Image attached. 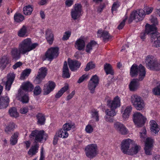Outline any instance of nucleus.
I'll return each mask as SVG.
<instances>
[{
    "instance_id": "nucleus-59",
    "label": "nucleus",
    "mask_w": 160,
    "mask_h": 160,
    "mask_svg": "<svg viewBox=\"0 0 160 160\" xmlns=\"http://www.w3.org/2000/svg\"><path fill=\"white\" fill-rule=\"evenodd\" d=\"M127 19V17H126L125 18L123 19L122 22L118 26V28L119 29H122L125 25V22L126 21Z\"/></svg>"
},
{
    "instance_id": "nucleus-35",
    "label": "nucleus",
    "mask_w": 160,
    "mask_h": 160,
    "mask_svg": "<svg viewBox=\"0 0 160 160\" xmlns=\"http://www.w3.org/2000/svg\"><path fill=\"white\" fill-rule=\"evenodd\" d=\"M19 135V132H16L12 136L10 140V143L11 145H14L17 143Z\"/></svg>"
},
{
    "instance_id": "nucleus-52",
    "label": "nucleus",
    "mask_w": 160,
    "mask_h": 160,
    "mask_svg": "<svg viewBox=\"0 0 160 160\" xmlns=\"http://www.w3.org/2000/svg\"><path fill=\"white\" fill-rule=\"evenodd\" d=\"M89 78V76L88 74H85L82 75L80 77L78 81V83H81L84 80H86Z\"/></svg>"
},
{
    "instance_id": "nucleus-10",
    "label": "nucleus",
    "mask_w": 160,
    "mask_h": 160,
    "mask_svg": "<svg viewBox=\"0 0 160 160\" xmlns=\"http://www.w3.org/2000/svg\"><path fill=\"white\" fill-rule=\"evenodd\" d=\"M146 67L148 68L152 69L158 66V63L156 58L152 55L148 56L145 59Z\"/></svg>"
},
{
    "instance_id": "nucleus-19",
    "label": "nucleus",
    "mask_w": 160,
    "mask_h": 160,
    "mask_svg": "<svg viewBox=\"0 0 160 160\" xmlns=\"http://www.w3.org/2000/svg\"><path fill=\"white\" fill-rule=\"evenodd\" d=\"M56 86L55 83L52 81H50L46 84L44 87V94L48 95L54 89Z\"/></svg>"
},
{
    "instance_id": "nucleus-15",
    "label": "nucleus",
    "mask_w": 160,
    "mask_h": 160,
    "mask_svg": "<svg viewBox=\"0 0 160 160\" xmlns=\"http://www.w3.org/2000/svg\"><path fill=\"white\" fill-rule=\"evenodd\" d=\"M107 106L109 108L116 109L121 106V99L118 96L114 97L112 100L107 101Z\"/></svg>"
},
{
    "instance_id": "nucleus-8",
    "label": "nucleus",
    "mask_w": 160,
    "mask_h": 160,
    "mask_svg": "<svg viewBox=\"0 0 160 160\" xmlns=\"http://www.w3.org/2000/svg\"><path fill=\"white\" fill-rule=\"evenodd\" d=\"M82 6L81 4H75L72 9L71 15V18L74 20H78L81 16Z\"/></svg>"
},
{
    "instance_id": "nucleus-43",
    "label": "nucleus",
    "mask_w": 160,
    "mask_h": 160,
    "mask_svg": "<svg viewBox=\"0 0 160 160\" xmlns=\"http://www.w3.org/2000/svg\"><path fill=\"white\" fill-rule=\"evenodd\" d=\"M68 88V85H66L62 88L56 94L55 97L56 98H59L63 94L66 92Z\"/></svg>"
},
{
    "instance_id": "nucleus-56",
    "label": "nucleus",
    "mask_w": 160,
    "mask_h": 160,
    "mask_svg": "<svg viewBox=\"0 0 160 160\" xmlns=\"http://www.w3.org/2000/svg\"><path fill=\"white\" fill-rule=\"evenodd\" d=\"M152 42V45L154 47H160V38H157V40L152 41H151Z\"/></svg>"
},
{
    "instance_id": "nucleus-46",
    "label": "nucleus",
    "mask_w": 160,
    "mask_h": 160,
    "mask_svg": "<svg viewBox=\"0 0 160 160\" xmlns=\"http://www.w3.org/2000/svg\"><path fill=\"white\" fill-rule=\"evenodd\" d=\"M23 93L21 95L18 92V94L21 96V98H19V100L21 101L22 103H28L29 101V97L28 95L27 94H23Z\"/></svg>"
},
{
    "instance_id": "nucleus-29",
    "label": "nucleus",
    "mask_w": 160,
    "mask_h": 160,
    "mask_svg": "<svg viewBox=\"0 0 160 160\" xmlns=\"http://www.w3.org/2000/svg\"><path fill=\"white\" fill-rule=\"evenodd\" d=\"M45 37L48 42L50 44L52 43L54 40V36L51 29H48L45 32Z\"/></svg>"
},
{
    "instance_id": "nucleus-33",
    "label": "nucleus",
    "mask_w": 160,
    "mask_h": 160,
    "mask_svg": "<svg viewBox=\"0 0 160 160\" xmlns=\"http://www.w3.org/2000/svg\"><path fill=\"white\" fill-rule=\"evenodd\" d=\"M140 149L141 147L140 146L136 144H135L129 149L128 154L132 155L136 154L138 152Z\"/></svg>"
},
{
    "instance_id": "nucleus-25",
    "label": "nucleus",
    "mask_w": 160,
    "mask_h": 160,
    "mask_svg": "<svg viewBox=\"0 0 160 160\" xmlns=\"http://www.w3.org/2000/svg\"><path fill=\"white\" fill-rule=\"evenodd\" d=\"M75 47L79 50H82L84 49L85 46V42L83 38L81 37L78 39L75 44Z\"/></svg>"
},
{
    "instance_id": "nucleus-45",
    "label": "nucleus",
    "mask_w": 160,
    "mask_h": 160,
    "mask_svg": "<svg viewBox=\"0 0 160 160\" xmlns=\"http://www.w3.org/2000/svg\"><path fill=\"white\" fill-rule=\"evenodd\" d=\"M37 117L38 119V124L40 125L44 124L45 121L44 116L42 114L39 113L37 115Z\"/></svg>"
},
{
    "instance_id": "nucleus-61",
    "label": "nucleus",
    "mask_w": 160,
    "mask_h": 160,
    "mask_svg": "<svg viewBox=\"0 0 160 160\" xmlns=\"http://www.w3.org/2000/svg\"><path fill=\"white\" fill-rule=\"evenodd\" d=\"M22 65V63L20 62H18L16 63L12 66L13 68L14 69H17V68L20 67Z\"/></svg>"
},
{
    "instance_id": "nucleus-7",
    "label": "nucleus",
    "mask_w": 160,
    "mask_h": 160,
    "mask_svg": "<svg viewBox=\"0 0 160 160\" xmlns=\"http://www.w3.org/2000/svg\"><path fill=\"white\" fill-rule=\"evenodd\" d=\"M144 11L142 9H140L136 12H132L128 19L129 23L131 22L133 20L138 22L142 20L145 17Z\"/></svg>"
},
{
    "instance_id": "nucleus-13",
    "label": "nucleus",
    "mask_w": 160,
    "mask_h": 160,
    "mask_svg": "<svg viewBox=\"0 0 160 160\" xmlns=\"http://www.w3.org/2000/svg\"><path fill=\"white\" fill-rule=\"evenodd\" d=\"M47 69L45 67H42L39 69L38 74L34 80L36 84H39L45 77L47 74Z\"/></svg>"
},
{
    "instance_id": "nucleus-23",
    "label": "nucleus",
    "mask_w": 160,
    "mask_h": 160,
    "mask_svg": "<svg viewBox=\"0 0 160 160\" xmlns=\"http://www.w3.org/2000/svg\"><path fill=\"white\" fill-rule=\"evenodd\" d=\"M97 36L98 37H102L104 42L108 40L111 38V36L108 32L102 29H99L97 32Z\"/></svg>"
},
{
    "instance_id": "nucleus-34",
    "label": "nucleus",
    "mask_w": 160,
    "mask_h": 160,
    "mask_svg": "<svg viewBox=\"0 0 160 160\" xmlns=\"http://www.w3.org/2000/svg\"><path fill=\"white\" fill-rule=\"evenodd\" d=\"M150 129L152 132L156 134L159 130V128L156 122L154 120H151L150 122Z\"/></svg>"
},
{
    "instance_id": "nucleus-37",
    "label": "nucleus",
    "mask_w": 160,
    "mask_h": 160,
    "mask_svg": "<svg viewBox=\"0 0 160 160\" xmlns=\"http://www.w3.org/2000/svg\"><path fill=\"white\" fill-rule=\"evenodd\" d=\"M17 127V126L15 123L13 122H10L6 127L5 129V131L7 133H9Z\"/></svg>"
},
{
    "instance_id": "nucleus-53",
    "label": "nucleus",
    "mask_w": 160,
    "mask_h": 160,
    "mask_svg": "<svg viewBox=\"0 0 160 160\" xmlns=\"http://www.w3.org/2000/svg\"><path fill=\"white\" fill-rule=\"evenodd\" d=\"M71 34V32L70 31H67L65 32L62 38V40L65 41L68 39L70 37Z\"/></svg>"
},
{
    "instance_id": "nucleus-41",
    "label": "nucleus",
    "mask_w": 160,
    "mask_h": 160,
    "mask_svg": "<svg viewBox=\"0 0 160 160\" xmlns=\"http://www.w3.org/2000/svg\"><path fill=\"white\" fill-rule=\"evenodd\" d=\"M30 69H26L23 70L21 74L20 79L23 80L28 76L31 72Z\"/></svg>"
},
{
    "instance_id": "nucleus-50",
    "label": "nucleus",
    "mask_w": 160,
    "mask_h": 160,
    "mask_svg": "<svg viewBox=\"0 0 160 160\" xmlns=\"http://www.w3.org/2000/svg\"><path fill=\"white\" fill-rule=\"evenodd\" d=\"M159 38H160V34L159 32H152L151 34V41L156 40Z\"/></svg>"
},
{
    "instance_id": "nucleus-64",
    "label": "nucleus",
    "mask_w": 160,
    "mask_h": 160,
    "mask_svg": "<svg viewBox=\"0 0 160 160\" xmlns=\"http://www.w3.org/2000/svg\"><path fill=\"white\" fill-rule=\"evenodd\" d=\"M40 153V157L39 160H44V149L43 147H42L41 149Z\"/></svg>"
},
{
    "instance_id": "nucleus-32",
    "label": "nucleus",
    "mask_w": 160,
    "mask_h": 160,
    "mask_svg": "<svg viewBox=\"0 0 160 160\" xmlns=\"http://www.w3.org/2000/svg\"><path fill=\"white\" fill-rule=\"evenodd\" d=\"M132 110V107L131 106H128L124 111L122 114L123 120L126 121L129 118L130 113Z\"/></svg>"
},
{
    "instance_id": "nucleus-2",
    "label": "nucleus",
    "mask_w": 160,
    "mask_h": 160,
    "mask_svg": "<svg viewBox=\"0 0 160 160\" xmlns=\"http://www.w3.org/2000/svg\"><path fill=\"white\" fill-rule=\"evenodd\" d=\"M146 71L145 67L142 64L138 66L133 64L130 68V74L132 77H136L139 75L138 80L142 81L145 76Z\"/></svg>"
},
{
    "instance_id": "nucleus-44",
    "label": "nucleus",
    "mask_w": 160,
    "mask_h": 160,
    "mask_svg": "<svg viewBox=\"0 0 160 160\" xmlns=\"http://www.w3.org/2000/svg\"><path fill=\"white\" fill-rule=\"evenodd\" d=\"M104 68L107 74L113 75V72L111 66L109 64H106L104 66Z\"/></svg>"
},
{
    "instance_id": "nucleus-36",
    "label": "nucleus",
    "mask_w": 160,
    "mask_h": 160,
    "mask_svg": "<svg viewBox=\"0 0 160 160\" xmlns=\"http://www.w3.org/2000/svg\"><path fill=\"white\" fill-rule=\"evenodd\" d=\"M75 128V124L72 122H68L64 124L62 126L63 129L67 132Z\"/></svg>"
},
{
    "instance_id": "nucleus-39",
    "label": "nucleus",
    "mask_w": 160,
    "mask_h": 160,
    "mask_svg": "<svg viewBox=\"0 0 160 160\" xmlns=\"http://www.w3.org/2000/svg\"><path fill=\"white\" fill-rule=\"evenodd\" d=\"M32 11V8L29 5L25 6L23 9V14L26 15H31Z\"/></svg>"
},
{
    "instance_id": "nucleus-14",
    "label": "nucleus",
    "mask_w": 160,
    "mask_h": 160,
    "mask_svg": "<svg viewBox=\"0 0 160 160\" xmlns=\"http://www.w3.org/2000/svg\"><path fill=\"white\" fill-rule=\"evenodd\" d=\"M132 141V140L129 138L124 139L122 141L121 144V149L123 153L124 154H128L130 145Z\"/></svg>"
},
{
    "instance_id": "nucleus-3",
    "label": "nucleus",
    "mask_w": 160,
    "mask_h": 160,
    "mask_svg": "<svg viewBox=\"0 0 160 160\" xmlns=\"http://www.w3.org/2000/svg\"><path fill=\"white\" fill-rule=\"evenodd\" d=\"M47 137V134L45 133L43 130L39 131L37 130L32 131L29 135V137L34 139L36 142H41L43 140H46Z\"/></svg>"
},
{
    "instance_id": "nucleus-38",
    "label": "nucleus",
    "mask_w": 160,
    "mask_h": 160,
    "mask_svg": "<svg viewBox=\"0 0 160 160\" xmlns=\"http://www.w3.org/2000/svg\"><path fill=\"white\" fill-rule=\"evenodd\" d=\"M38 147L37 145L32 146L28 152V154L31 157L35 155L38 152Z\"/></svg>"
},
{
    "instance_id": "nucleus-55",
    "label": "nucleus",
    "mask_w": 160,
    "mask_h": 160,
    "mask_svg": "<svg viewBox=\"0 0 160 160\" xmlns=\"http://www.w3.org/2000/svg\"><path fill=\"white\" fill-rule=\"evenodd\" d=\"M93 128L91 125L88 124L85 127V131L87 133H92L93 132Z\"/></svg>"
},
{
    "instance_id": "nucleus-9",
    "label": "nucleus",
    "mask_w": 160,
    "mask_h": 160,
    "mask_svg": "<svg viewBox=\"0 0 160 160\" xmlns=\"http://www.w3.org/2000/svg\"><path fill=\"white\" fill-rule=\"evenodd\" d=\"M146 118L139 112H136L133 115V121L136 126L141 127L144 123Z\"/></svg>"
},
{
    "instance_id": "nucleus-16",
    "label": "nucleus",
    "mask_w": 160,
    "mask_h": 160,
    "mask_svg": "<svg viewBox=\"0 0 160 160\" xmlns=\"http://www.w3.org/2000/svg\"><path fill=\"white\" fill-rule=\"evenodd\" d=\"M68 136V133L67 131L64 129H61L57 132L54 136L53 144L55 145L57 144L58 139V137L62 138H66Z\"/></svg>"
},
{
    "instance_id": "nucleus-40",
    "label": "nucleus",
    "mask_w": 160,
    "mask_h": 160,
    "mask_svg": "<svg viewBox=\"0 0 160 160\" xmlns=\"http://www.w3.org/2000/svg\"><path fill=\"white\" fill-rule=\"evenodd\" d=\"M14 18L15 21L17 22H21L24 19V16L19 13H15L14 16Z\"/></svg>"
},
{
    "instance_id": "nucleus-62",
    "label": "nucleus",
    "mask_w": 160,
    "mask_h": 160,
    "mask_svg": "<svg viewBox=\"0 0 160 160\" xmlns=\"http://www.w3.org/2000/svg\"><path fill=\"white\" fill-rule=\"evenodd\" d=\"M28 111V108L27 107H24L21 108L20 112L22 114L27 113Z\"/></svg>"
},
{
    "instance_id": "nucleus-11",
    "label": "nucleus",
    "mask_w": 160,
    "mask_h": 160,
    "mask_svg": "<svg viewBox=\"0 0 160 160\" xmlns=\"http://www.w3.org/2000/svg\"><path fill=\"white\" fill-rule=\"evenodd\" d=\"M99 78L96 75L93 76L89 81L88 88L90 92L93 93L95 92V88L99 83Z\"/></svg>"
},
{
    "instance_id": "nucleus-63",
    "label": "nucleus",
    "mask_w": 160,
    "mask_h": 160,
    "mask_svg": "<svg viewBox=\"0 0 160 160\" xmlns=\"http://www.w3.org/2000/svg\"><path fill=\"white\" fill-rule=\"evenodd\" d=\"M73 3V0H66L65 1V4L68 7H70Z\"/></svg>"
},
{
    "instance_id": "nucleus-17",
    "label": "nucleus",
    "mask_w": 160,
    "mask_h": 160,
    "mask_svg": "<svg viewBox=\"0 0 160 160\" xmlns=\"http://www.w3.org/2000/svg\"><path fill=\"white\" fill-rule=\"evenodd\" d=\"M114 127L115 129L122 135H126L128 133V130L126 127L119 122L114 123Z\"/></svg>"
},
{
    "instance_id": "nucleus-1",
    "label": "nucleus",
    "mask_w": 160,
    "mask_h": 160,
    "mask_svg": "<svg viewBox=\"0 0 160 160\" xmlns=\"http://www.w3.org/2000/svg\"><path fill=\"white\" fill-rule=\"evenodd\" d=\"M38 45L37 43H32L30 38H27L19 44L18 48L16 47L12 48L10 54L13 59L18 60L21 57V54L28 53L35 49Z\"/></svg>"
},
{
    "instance_id": "nucleus-51",
    "label": "nucleus",
    "mask_w": 160,
    "mask_h": 160,
    "mask_svg": "<svg viewBox=\"0 0 160 160\" xmlns=\"http://www.w3.org/2000/svg\"><path fill=\"white\" fill-rule=\"evenodd\" d=\"M153 10V8L151 7L148 6H146L144 8V13L145 15L146 14H149L152 12Z\"/></svg>"
},
{
    "instance_id": "nucleus-48",
    "label": "nucleus",
    "mask_w": 160,
    "mask_h": 160,
    "mask_svg": "<svg viewBox=\"0 0 160 160\" xmlns=\"http://www.w3.org/2000/svg\"><path fill=\"white\" fill-rule=\"evenodd\" d=\"M91 114L92 118L95 119L96 121H99L98 112L96 110H92L91 112Z\"/></svg>"
},
{
    "instance_id": "nucleus-22",
    "label": "nucleus",
    "mask_w": 160,
    "mask_h": 160,
    "mask_svg": "<svg viewBox=\"0 0 160 160\" xmlns=\"http://www.w3.org/2000/svg\"><path fill=\"white\" fill-rule=\"evenodd\" d=\"M153 140L151 138H147L145 142L144 150L145 153L148 155L151 154V151L152 146Z\"/></svg>"
},
{
    "instance_id": "nucleus-4",
    "label": "nucleus",
    "mask_w": 160,
    "mask_h": 160,
    "mask_svg": "<svg viewBox=\"0 0 160 160\" xmlns=\"http://www.w3.org/2000/svg\"><path fill=\"white\" fill-rule=\"evenodd\" d=\"M131 100L132 103L137 110H141L144 108L145 104L140 96L136 94L132 95Z\"/></svg>"
},
{
    "instance_id": "nucleus-26",
    "label": "nucleus",
    "mask_w": 160,
    "mask_h": 160,
    "mask_svg": "<svg viewBox=\"0 0 160 160\" xmlns=\"http://www.w3.org/2000/svg\"><path fill=\"white\" fill-rule=\"evenodd\" d=\"M68 64L70 70L72 71H75L80 66V63L77 61L69 60L68 61Z\"/></svg>"
},
{
    "instance_id": "nucleus-6",
    "label": "nucleus",
    "mask_w": 160,
    "mask_h": 160,
    "mask_svg": "<svg viewBox=\"0 0 160 160\" xmlns=\"http://www.w3.org/2000/svg\"><path fill=\"white\" fill-rule=\"evenodd\" d=\"M85 152L86 156L90 158L95 157L98 153L97 145L95 144L88 145L85 148Z\"/></svg>"
},
{
    "instance_id": "nucleus-5",
    "label": "nucleus",
    "mask_w": 160,
    "mask_h": 160,
    "mask_svg": "<svg viewBox=\"0 0 160 160\" xmlns=\"http://www.w3.org/2000/svg\"><path fill=\"white\" fill-rule=\"evenodd\" d=\"M151 22L153 23V24L150 25L147 24L146 25L145 32H142L140 35V38L143 40L145 39L146 33H148L152 31H156L157 30L156 25L158 24L157 19L155 18H152L151 19Z\"/></svg>"
},
{
    "instance_id": "nucleus-49",
    "label": "nucleus",
    "mask_w": 160,
    "mask_h": 160,
    "mask_svg": "<svg viewBox=\"0 0 160 160\" xmlns=\"http://www.w3.org/2000/svg\"><path fill=\"white\" fill-rule=\"evenodd\" d=\"M120 5L119 2H114L112 8V11L113 14L116 12L117 8L119 7Z\"/></svg>"
},
{
    "instance_id": "nucleus-31",
    "label": "nucleus",
    "mask_w": 160,
    "mask_h": 160,
    "mask_svg": "<svg viewBox=\"0 0 160 160\" xmlns=\"http://www.w3.org/2000/svg\"><path fill=\"white\" fill-rule=\"evenodd\" d=\"M70 73L66 61L64 62L63 69L62 77L64 78H69L70 77Z\"/></svg>"
},
{
    "instance_id": "nucleus-54",
    "label": "nucleus",
    "mask_w": 160,
    "mask_h": 160,
    "mask_svg": "<svg viewBox=\"0 0 160 160\" xmlns=\"http://www.w3.org/2000/svg\"><path fill=\"white\" fill-rule=\"evenodd\" d=\"M42 90L39 86H37L34 88L33 93L36 95H38L40 94Z\"/></svg>"
},
{
    "instance_id": "nucleus-24",
    "label": "nucleus",
    "mask_w": 160,
    "mask_h": 160,
    "mask_svg": "<svg viewBox=\"0 0 160 160\" xmlns=\"http://www.w3.org/2000/svg\"><path fill=\"white\" fill-rule=\"evenodd\" d=\"M9 63V58L7 56H4L0 58V69L3 70Z\"/></svg>"
},
{
    "instance_id": "nucleus-47",
    "label": "nucleus",
    "mask_w": 160,
    "mask_h": 160,
    "mask_svg": "<svg viewBox=\"0 0 160 160\" xmlns=\"http://www.w3.org/2000/svg\"><path fill=\"white\" fill-rule=\"evenodd\" d=\"M110 109H107L106 110V112L107 115L108 116L113 117L115 116L116 114V112L115 111V108H109Z\"/></svg>"
},
{
    "instance_id": "nucleus-18",
    "label": "nucleus",
    "mask_w": 160,
    "mask_h": 160,
    "mask_svg": "<svg viewBox=\"0 0 160 160\" xmlns=\"http://www.w3.org/2000/svg\"><path fill=\"white\" fill-rule=\"evenodd\" d=\"M21 88L22 90L19 89L18 92L21 95L23 92L24 91L26 92H31L33 89L34 87L33 85L29 82H26L23 83L21 85Z\"/></svg>"
},
{
    "instance_id": "nucleus-60",
    "label": "nucleus",
    "mask_w": 160,
    "mask_h": 160,
    "mask_svg": "<svg viewBox=\"0 0 160 160\" xmlns=\"http://www.w3.org/2000/svg\"><path fill=\"white\" fill-rule=\"evenodd\" d=\"M140 137L141 139H144L145 138L146 135V130L143 128L142 132H140Z\"/></svg>"
},
{
    "instance_id": "nucleus-12",
    "label": "nucleus",
    "mask_w": 160,
    "mask_h": 160,
    "mask_svg": "<svg viewBox=\"0 0 160 160\" xmlns=\"http://www.w3.org/2000/svg\"><path fill=\"white\" fill-rule=\"evenodd\" d=\"M58 50L59 49L57 47L51 48L49 49L45 53L46 58L50 61H52L58 56Z\"/></svg>"
},
{
    "instance_id": "nucleus-20",
    "label": "nucleus",
    "mask_w": 160,
    "mask_h": 160,
    "mask_svg": "<svg viewBox=\"0 0 160 160\" xmlns=\"http://www.w3.org/2000/svg\"><path fill=\"white\" fill-rule=\"evenodd\" d=\"M3 90V87L0 85V95ZM9 99L8 97H0V108H7L9 103Z\"/></svg>"
},
{
    "instance_id": "nucleus-30",
    "label": "nucleus",
    "mask_w": 160,
    "mask_h": 160,
    "mask_svg": "<svg viewBox=\"0 0 160 160\" xmlns=\"http://www.w3.org/2000/svg\"><path fill=\"white\" fill-rule=\"evenodd\" d=\"M139 83L137 79H133L130 82L129 85L130 90L131 91H135L139 87Z\"/></svg>"
},
{
    "instance_id": "nucleus-57",
    "label": "nucleus",
    "mask_w": 160,
    "mask_h": 160,
    "mask_svg": "<svg viewBox=\"0 0 160 160\" xmlns=\"http://www.w3.org/2000/svg\"><path fill=\"white\" fill-rule=\"evenodd\" d=\"M95 65L92 62H89L87 64L86 68H85V71H88L90 69L93 68H95Z\"/></svg>"
},
{
    "instance_id": "nucleus-21",
    "label": "nucleus",
    "mask_w": 160,
    "mask_h": 160,
    "mask_svg": "<svg viewBox=\"0 0 160 160\" xmlns=\"http://www.w3.org/2000/svg\"><path fill=\"white\" fill-rule=\"evenodd\" d=\"M15 77V75L13 73H10L7 76L6 81L3 82L5 85L6 89L8 91L10 90Z\"/></svg>"
},
{
    "instance_id": "nucleus-58",
    "label": "nucleus",
    "mask_w": 160,
    "mask_h": 160,
    "mask_svg": "<svg viewBox=\"0 0 160 160\" xmlns=\"http://www.w3.org/2000/svg\"><path fill=\"white\" fill-rule=\"evenodd\" d=\"M153 93L155 95H160V84L153 89Z\"/></svg>"
},
{
    "instance_id": "nucleus-27",
    "label": "nucleus",
    "mask_w": 160,
    "mask_h": 160,
    "mask_svg": "<svg viewBox=\"0 0 160 160\" xmlns=\"http://www.w3.org/2000/svg\"><path fill=\"white\" fill-rule=\"evenodd\" d=\"M97 46V43L96 42L91 41L86 45L85 51L88 53H90Z\"/></svg>"
},
{
    "instance_id": "nucleus-42",
    "label": "nucleus",
    "mask_w": 160,
    "mask_h": 160,
    "mask_svg": "<svg viewBox=\"0 0 160 160\" xmlns=\"http://www.w3.org/2000/svg\"><path fill=\"white\" fill-rule=\"evenodd\" d=\"M8 112L9 115L12 117L16 118L19 116V114L17 112V109L14 107H12L10 109Z\"/></svg>"
},
{
    "instance_id": "nucleus-28",
    "label": "nucleus",
    "mask_w": 160,
    "mask_h": 160,
    "mask_svg": "<svg viewBox=\"0 0 160 160\" xmlns=\"http://www.w3.org/2000/svg\"><path fill=\"white\" fill-rule=\"evenodd\" d=\"M28 28L26 25H23L18 31V35L20 37L24 38L28 36Z\"/></svg>"
}]
</instances>
